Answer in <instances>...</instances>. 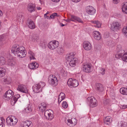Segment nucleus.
Listing matches in <instances>:
<instances>
[{"label":"nucleus","mask_w":127,"mask_h":127,"mask_svg":"<svg viewBox=\"0 0 127 127\" xmlns=\"http://www.w3.org/2000/svg\"><path fill=\"white\" fill-rule=\"evenodd\" d=\"M65 122L67 124V125L69 126L70 127L72 126L73 123L71 119H68L67 121H65Z\"/></svg>","instance_id":"nucleus-36"},{"label":"nucleus","mask_w":127,"mask_h":127,"mask_svg":"<svg viewBox=\"0 0 127 127\" xmlns=\"http://www.w3.org/2000/svg\"><path fill=\"white\" fill-rule=\"evenodd\" d=\"M17 19L18 20L22 23L24 21V17L22 13H19L17 14Z\"/></svg>","instance_id":"nucleus-17"},{"label":"nucleus","mask_w":127,"mask_h":127,"mask_svg":"<svg viewBox=\"0 0 127 127\" xmlns=\"http://www.w3.org/2000/svg\"><path fill=\"white\" fill-rule=\"evenodd\" d=\"M92 22L95 24L94 26L96 28H99L101 27V24L100 22L98 21H92Z\"/></svg>","instance_id":"nucleus-29"},{"label":"nucleus","mask_w":127,"mask_h":127,"mask_svg":"<svg viewBox=\"0 0 127 127\" xmlns=\"http://www.w3.org/2000/svg\"><path fill=\"white\" fill-rule=\"evenodd\" d=\"M22 127H32V124L31 121H26L23 123Z\"/></svg>","instance_id":"nucleus-18"},{"label":"nucleus","mask_w":127,"mask_h":127,"mask_svg":"<svg viewBox=\"0 0 127 127\" xmlns=\"http://www.w3.org/2000/svg\"><path fill=\"white\" fill-rule=\"evenodd\" d=\"M122 31L123 33L126 34L127 33V26L126 27H125L123 29Z\"/></svg>","instance_id":"nucleus-48"},{"label":"nucleus","mask_w":127,"mask_h":127,"mask_svg":"<svg viewBox=\"0 0 127 127\" xmlns=\"http://www.w3.org/2000/svg\"><path fill=\"white\" fill-rule=\"evenodd\" d=\"M87 100L89 102L90 107H93L97 105V100L94 97H89L87 98Z\"/></svg>","instance_id":"nucleus-6"},{"label":"nucleus","mask_w":127,"mask_h":127,"mask_svg":"<svg viewBox=\"0 0 127 127\" xmlns=\"http://www.w3.org/2000/svg\"><path fill=\"white\" fill-rule=\"evenodd\" d=\"M110 102V100L109 99H105L103 101V103L104 105H106L108 104Z\"/></svg>","instance_id":"nucleus-43"},{"label":"nucleus","mask_w":127,"mask_h":127,"mask_svg":"<svg viewBox=\"0 0 127 127\" xmlns=\"http://www.w3.org/2000/svg\"><path fill=\"white\" fill-rule=\"evenodd\" d=\"M121 93L124 95H127V89L123 88H121L120 89Z\"/></svg>","instance_id":"nucleus-33"},{"label":"nucleus","mask_w":127,"mask_h":127,"mask_svg":"<svg viewBox=\"0 0 127 127\" xmlns=\"http://www.w3.org/2000/svg\"><path fill=\"white\" fill-rule=\"evenodd\" d=\"M27 23L29 27L31 29H34L35 27L34 22L31 20L28 19L27 21Z\"/></svg>","instance_id":"nucleus-14"},{"label":"nucleus","mask_w":127,"mask_h":127,"mask_svg":"<svg viewBox=\"0 0 127 127\" xmlns=\"http://www.w3.org/2000/svg\"><path fill=\"white\" fill-rule=\"evenodd\" d=\"M4 43V42H3L1 41H0V46L3 45Z\"/></svg>","instance_id":"nucleus-56"},{"label":"nucleus","mask_w":127,"mask_h":127,"mask_svg":"<svg viewBox=\"0 0 127 127\" xmlns=\"http://www.w3.org/2000/svg\"><path fill=\"white\" fill-rule=\"evenodd\" d=\"M105 70L104 69L101 68H100V73L102 75H104L105 73Z\"/></svg>","instance_id":"nucleus-50"},{"label":"nucleus","mask_w":127,"mask_h":127,"mask_svg":"<svg viewBox=\"0 0 127 127\" xmlns=\"http://www.w3.org/2000/svg\"><path fill=\"white\" fill-rule=\"evenodd\" d=\"M31 39L33 41H37L38 39V37L37 36H36L35 35H34Z\"/></svg>","instance_id":"nucleus-40"},{"label":"nucleus","mask_w":127,"mask_h":127,"mask_svg":"<svg viewBox=\"0 0 127 127\" xmlns=\"http://www.w3.org/2000/svg\"><path fill=\"white\" fill-rule=\"evenodd\" d=\"M6 62L5 58L2 57H0V65H4Z\"/></svg>","instance_id":"nucleus-34"},{"label":"nucleus","mask_w":127,"mask_h":127,"mask_svg":"<svg viewBox=\"0 0 127 127\" xmlns=\"http://www.w3.org/2000/svg\"><path fill=\"white\" fill-rule=\"evenodd\" d=\"M86 12L89 15H93L95 13V10L91 6H87L86 8Z\"/></svg>","instance_id":"nucleus-11"},{"label":"nucleus","mask_w":127,"mask_h":127,"mask_svg":"<svg viewBox=\"0 0 127 127\" xmlns=\"http://www.w3.org/2000/svg\"><path fill=\"white\" fill-rule=\"evenodd\" d=\"M19 98L18 97L17 98L16 96L14 97L13 98V100L12 101V102H13L15 104L17 101L18 99Z\"/></svg>","instance_id":"nucleus-49"},{"label":"nucleus","mask_w":127,"mask_h":127,"mask_svg":"<svg viewBox=\"0 0 127 127\" xmlns=\"http://www.w3.org/2000/svg\"><path fill=\"white\" fill-rule=\"evenodd\" d=\"M67 83L69 86L71 87H76L78 85V82L77 80H73L72 78L69 79Z\"/></svg>","instance_id":"nucleus-9"},{"label":"nucleus","mask_w":127,"mask_h":127,"mask_svg":"<svg viewBox=\"0 0 127 127\" xmlns=\"http://www.w3.org/2000/svg\"><path fill=\"white\" fill-rule=\"evenodd\" d=\"M93 36L95 39L97 40H100L101 38L100 34L98 31L94 32Z\"/></svg>","instance_id":"nucleus-16"},{"label":"nucleus","mask_w":127,"mask_h":127,"mask_svg":"<svg viewBox=\"0 0 127 127\" xmlns=\"http://www.w3.org/2000/svg\"><path fill=\"white\" fill-rule=\"evenodd\" d=\"M96 89L98 92H102L103 90V85L101 84H98L96 85Z\"/></svg>","instance_id":"nucleus-25"},{"label":"nucleus","mask_w":127,"mask_h":127,"mask_svg":"<svg viewBox=\"0 0 127 127\" xmlns=\"http://www.w3.org/2000/svg\"><path fill=\"white\" fill-rule=\"evenodd\" d=\"M71 19H73L74 20H76L79 22L81 23H83V21L81 19L73 15H72L71 16Z\"/></svg>","instance_id":"nucleus-27"},{"label":"nucleus","mask_w":127,"mask_h":127,"mask_svg":"<svg viewBox=\"0 0 127 127\" xmlns=\"http://www.w3.org/2000/svg\"><path fill=\"white\" fill-rule=\"evenodd\" d=\"M114 3L117 4L119 2V0H113Z\"/></svg>","instance_id":"nucleus-54"},{"label":"nucleus","mask_w":127,"mask_h":127,"mask_svg":"<svg viewBox=\"0 0 127 127\" xmlns=\"http://www.w3.org/2000/svg\"><path fill=\"white\" fill-rule=\"evenodd\" d=\"M17 90L22 92L25 93H28V90L26 86L23 85H19Z\"/></svg>","instance_id":"nucleus-12"},{"label":"nucleus","mask_w":127,"mask_h":127,"mask_svg":"<svg viewBox=\"0 0 127 127\" xmlns=\"http://www.w3.org/2000/svg\"><path fill=\"white\" fill-rule=\"evenodd\" d=\"M57 13H53L50 16V18L51 19H54L55 18V16H58L57 15Z\"/></svg>","instance_id":"nucleus-47"},{"label":"nucleus","mask_w":127,"mask_h":127,"mask_svg":"<svg viewBox=\"0 0 127 127\" xmlns=\"http://www.w3.org/2000/svg\"><path fill=\"white\" fill-rule=\"evenodd\" d=\"M35 6L34 4H31L28 5V9L30 12H32L35 11Z\"/></svg>","instance_id":"nucleus-20"},{"label":"nucleus","mask_w":127,"mask_h":127,"mask_svg":"<svg viewBox=\"0 0 127 127\" xmlns=\"http://www.w3.org/2000/svg\"><path fill=\"white\" fill-rule=\"evenodd\" d=\"M61 74L62 76L64 77L66 76L67 75L66 72L63 70L61 71Z\"/></svg>","instance_id":"nucleus-45"},{"label":"nucleus","mask_w":127,"mask_h":127,"mask_svg":"<svg viewBox=\"0 0 127 127\" xmlns=\"http://www.w3.org/2000/svg\"><path fill=\"white\" fill-rule=\"evenodd\" d=\"M36 8L38 10H40L41 9V8L40 7H38Z\"/></svg>","instance_id":"nucleus-61"},{"label":"nucleus","mask_w":127,"mask_h":127,"mask_svg":"<svg viewBox=\"0 0 127 127\" xmlns=\"http://www.w3.org/2000/svg\"><path fill=\"white\" fill-rule=\"evenodd\" d=\"M64 21H66L67 22H70V21H74V20L73 19H71V18H70V19H64Z\"/></svg>","instance_id":"nucleus-53"},{"label":"nucleus","mask_w":127,"mask_h":127,"mask_svg":"<svg viewBox=\"0 0 127 127\" xmlns=\"http://www.w3.org/2000/svg\"><path fill=\"white\" fill-rule=\"evenodd\" d=\"M74 55L75 54L73 53H70L67 55L66 57V60L68 61H70V60H73V58H76L74 57Z\"/></svg>","instance_id":"nucleus-23"},{"label":"nucleus","mask_w":127,"mask_h":127,"mask_svg":"<svg viewBox=\"0 0 127 127\" xmlns=\"http://www.w3.org/2000/svg\"><path fill=\"white\" fill-rule=\"evenodd\" d=\"M127 108V105H124L122 106V108L123 109H125Z\"/></svg>","instance_id":"nucleus-55"},{"label":"nucleus","mask_w":127,"mask_h":127,"mask_svg":"<svg viewBox=\"0 0 127 127\" xmlns=\"http://www.w3.org/2000/svg\"><path fill=\"white\" fill-rule=\"evenodd\" d=\"M121 25L118 22H114L110 24L109 27L111 30L116 31L119 30L120 28Z\"/></svg>","instance_id":"nucleus-4"},{"label":"nucleus","mask_w":127,"mask_h":127,"mask_svg":"<svg viewBox=\"0 0 127 127\" xmlns=\"http://www.w3.org/2000/svg\"><path fill=\"white\" fill-rule=\"evenodd\" d=\"M125 123L124 122L121 121L118 123L119 127H126V125Z\"/></svg>","instance_id":"nucleus-39"},{"label":"nucleus","mask_w":127,"mask_h":127,"mask_svg":"<svg viewBox=\"0 0 127 127\" xmlns=\"http://www.w3.org/2000/svg\"><path fill=\"white\" fill-rule=\"evenodd\" d=\"M63 50L62 48H60L59 49H58L57 50L58 53L60 54H62L63 52Z\"/></svg>","instance_id":"nucleus-46"},{"label":"nucleus","mask_w":127,"mask_h":127,"mask_svg":"<svg viewBox=\"0 0 127 127\" xmlns=\"http://www.w3.org/2000/svg\"><path fill=\"white\" fill-rule=\"evenodd\" d=\"M38 67V64L36 62L32 63L29 64V67L30 69H34L37 68Z\"/></svg>","instance_id":"nucleus-19"},{"label":"nucleus","mask_w":127,"mask_h":127,"mask_svg":"<svg viewBox=\"0 0 127 127\" xmlns=\"http://www.w3.org/2000/svg\"><path fill=\"white\" fill-rule=\"evenodd\" d=\"M47 105L46 104L44 103L43 102L41 104L39 105V109L41 110V112H43L46 109Z\"/></svg>","instance_id":"nucleus-22"},{"label":"nucleus","mask_w":127,"mask_h":127,"mask_svg":"<svg viewBox=\"0 0 127 127\" xmlns=\"http://www.w3.org/2000/svg\"><path fill=\"white\" fill-rule=\"evenodd\" d=\"M6 122L8 125L10 126V124H11L12 121H13V118H12V117L11 118H7L6 120Z\"/></svg>","instance_id":"nucleus-38"},{"label":"nucleus","mask_w":127,"mask_h":127,"mask_svg":"<svg viewBox=\"0 0 127 127\" xmlns=\"http://www.w3.org/2000/svg\"><path fill=\"white\" fill-rule=\"evenodd\" d=\"M62 107L64 108H67L68 106V104L66 101H64L62 103Z\"/></svg>","instance_id":"nucleus-42"},{"label":"nucleus","mask_w":127,"mask_h":127,"mask_svg":"<svg viewBox=\"0 0 127 127\" xmlns=\"http://www.w3.org/2000/svg\"><path fill=\"white\" fill-rule=\"evenodd\" d=\"M65 98V95L64 94L61 93L59 95L58 99L59 103H60Z\"/></svg>","instance_id":"nucleus-24"},{"label":"nucleus","mask_w":127,"mask_h":127,"mask_svg":"<svg viewBox=\"0 0 127 127\" xmlns=\"http://www.w3.org/2000/svg\"><path fill=\"white\" fill-rule=\"evenodd\" d=\"M112 121V118L110 116H107L105 117L104 119V123L106 125H109Z\"/></svg>","instance_id":"nucleus-15"},{"label":"nucleus","mask_w":127,"mask_h":127,"mask_svg":"<svg viewBox=\"0 0 127 127\" xmlns=\"http://www.w3.org/2000/svg\"><path fill=\"white\" fill-rule=\"evenodd\" d=\"M60 0H51L55 2H58L60 1Z\"/></svg>","instance_id":"nucleus-58"},{"label":"nucleus","mask_w":127,"mask_h":127,"mask_svg":"<svg viewBox=\"0 0 127 127\" xmlns=\"http://www.w3.org/2000/svg\"><path fill=\"white\" fill-rule=\"evenodd\" d=\"M76 61H77L76 58H73V60L70 61V65L73 67H74L75 65V63Z\"/></svg>","instance_id":"nucleus-30"},{"label":"nucleus","mask_w":127,"mask_h":127,"mask_svg":"<svg viewBox=\"0 0 127 127\" xmlns=\"http://www.w3.org/2000/svg\"><path fill=\"white\" fill-rule=\"evenodd\" d=\"M5 70L4 68L0 67V77H2L5 75Z\"/></svg>","instance_id":"nucleus-28"},{"label":"nucleus","mask_w":127,"mask_h":127,"mask_svg":"<svg viewBox=\"0 0 127 127\" xmlns=\"http://www.w3.org/2000/svg\"><path fill=\"white\" fill-rule=\"evenodd\" d=\"M50 114L49 115V118H48L47 119L48 120H52L53 119L54 117V115L52 114V116H51H51L50 115Z\"/></svg>","instance_id":"nucleus-51"},{"label":"nucleus","mask_w":127,"mask_h":127,"mask_svg":"<svg viewBox=\"0 0 127 127\" xmlns=\"http://www.w3.org/2000/svg\"><path fill=\"white\" fill-rule=\"evenodd\" d=\"M116 57L119 58L122 57L123 60L127 61V51L126 52L124 50H121L118 51L117 54L116 55Z\"/></svg>","instance_id":"nucleus-2"},{"label":"nucleus","mask_w":127,"mask_h":127,"mask_svg":"<svg viewBox=\"0 0 127 127\" xmlns=\"http://www.w3.org/2000/svg\"><path fill=\"white\" fill-rule=\"evenodd\" d=\"M49 11H47V13L45 14H46V15H47V14H48L49 13Z\"/></svg>","instance_id":"nucleus-62"},{"label":"nucleus","mask_w":127,"mask_h":127,"mask_svg":"<svg viewBox=\"0 0 127 127\" xmlns=\"http://www.w3.org/2000/svg\"><path fill=\"white\" fill-rule=\"evenodd\" d=\"M5 124V120L3 118H0V127H3Z\"/></svg>","instance_id":"nucleus-35"},{"label":"nucleus","mask_w":127,"mask_h":127,"mask_svg":"<svg viewBox=\"0 0 127 127\" xmlns=\"http://www.w3.org/2000/svg\"><path fill=\"white\" fill-rule=\"evenodd\" d=\"M1 22L0 21V27L1 26Z\"/></svg>","instance_id":"nucleus-64"},{"label":"nucleus","mask_w":127,"mask_h":127,"mask_svg":"<svg viewBox=\"0 0 127 127\" xmlns=\"http://www.w3.org/2000/svg\"><path fill=\"white\" fill-rule=\"evenodd\" d=\"M7 64L10 66H13L15 65V63L12 59H9L7 61Z\"/></svg>","instance_id":"nucleus-31"},{"label":"nucleus","mask_w":127,"mask_h":127,"mask_svg":"<svg viewBox=\"0 0 127 127\" xmlns=\"http://www.w3.org/2000/svg\"><path fill=\"white\" fill-rule=\"evenodd\" d=\"M32 108L29 106L27 107L25 109L26 112L27 113L30 112L32 111Z\"/></svg>","instance_id":"nucleus-44"},{"label":"nucleus","mask_w":127,"mask_h":127,"mask_svg":"<svg viewBox=\"0 0 127 127\" xmlns=\"http://www.w3.org/2000/svg\"><path fill=\"white\" fill-rule=\"evenodd\" d=\"M45 84L43 82H41L38 84H35L33 87V91L35 93H38L41 90V88L45 86Z\"/></svg>","instance_id":"nucleus-3"},{"label":"nucleus","mask_w":127,"mask_h":127,"mask_svg":"<svg viewBox=\"0 0 127 127\" xmlns=\"http://www.w3.org/2000/svg\"><path fill=\"white\" fill-rule=\"evenodd\" d=\"M59 44V43L58 41L54 40L50 42L48 44V46L50 49L54 50L58 47Z\"/></svg>","instance_id":"nucleus-8"},{"label":"nucleus","mask_w":127,"mask_h":127,"mask_svg":"<svg viewBox=\"0 0 127 127\" xmlns=\"http://www.w3.org/2000/svg\"><path fill=\"white\" fill-rule=\"evenodd\" d=\"M2 12H1L0 13V16H2Z\"/></svg>","instance_id":"nucleus-63"},{"label":"nucleus","mask_w":127,"mask_h":127,"mask_svg":"<svg viewBox=\"0 0 127 127\" xmlns=\"http://www.w3.org/2000/svg\"><path fill=\"white\" fill-rule=\"evenodd\" d=\"M60 25L61 26V27H63L65 25L63 24L62 23H60Z\"/></svg>","instance_id":"nucleus-60"},{"label":"nucleus","mask_w":127,"mask_h":127,"mask_svg":"<svg viewBox=\"0 0 127 127\" xmlns=\"http://www.w3.org/2000/svg\"><path fill=\"white\" fill-rule=\"evenodd\" d=\"M29 53L30 54V58L31 59H35L34 57V54L33 52L31 51H30L29 52Z\"/></svg>","instance_id":"nucleus-41"},{"label":"nucleus","mask_w":127,"mask_h":127,"mask_svg":"<svg viewBox=\"0 0 127 127\" xmlns=\"http://www.w3.org/2000/svg\"><path fill=\"white\" fill-rule=\"evenodd\" d=\"M53 113V111L51 109L46 110L44 113V116L46 117V119H47L48 118L50 117L48 116L50 114L52 116Z\"/></svg>","instance_id":"nucleus-21"},{"label":"nucleus","mask_w":127,"mask_h":127,"mask_svg":"<svg viewBox=\"0 0 127 127\" xmlns=\"http://www.w3.org/2000/svg\"><path fill=\"white\" fill-rule=\"evenodd\" d=\"M11 80L9 78H7L4 79L3 81L5 84H9L11 82Z\"/></svg>","instance_id":"nucleus-37"},{"label":"nucleus","mask_w":127,"mask_h":127,"mask_svg":"<svg viewBox=\"0 0 127 127\" xmlns=\"http://www.w3.org/2000/svg\"><path fill=\"white\" fill-rule=\"evenodd\" d=\"M12 118H13V121H12L10 124L11 126H13L15 125L18 122L17 119L15 118L14 116L12 117Z\"/></svg>","instance_id":"nucleus-32"},{"label":"nucleus","mask_w":127,"mask_h":127,"mask_svg":"<svg viewBox=\"0 0 127 127\" xmlns=\"http://www.w3.org/2000/svg\"><path fill=\"white\" fill-rule=\"evenodd\" d=\"M83 45L84 48L86 50H89L92 48L91 44L88 41H85Z\"/></svg>","instance_id":"nucleus-13"},{"label":"nucleus","mask_w":127,"mask_h":127,"mask_svg":"<svg viewBox=\"0 0 127 127\" xmlns=\"http://www.w3.org/2000/svg\"><path fill=\"white\" fill-rule=\"evenodd\" d=\"M44 17L48 19L49 18V16H47V15L46 14H45L44 15Z\"/></svg>","instance_id":"nucleus-59"},{"label":"nucleus","mask_w":127,"mask_h":127,"mask_svg":"<svg viewBox=\"0 0 127 127\" xmlns=\"http://www.w3.org/2000/svg\"><path fill=\"white\" fill-rule=\"evenodd\" d=\"M14 95V93L11 90H9L7 91L4 95V98L8 100L12 98Z\"/></svg>","instance_id":"nucleus-10"},{"label":"nucleus","mask_w":127,"mask_h":127,"mask_svg":"<svg viewBox=\"0 0 127 127\" xmlns=\"http://www.w3.org/2000/svg\"><path fill=\"white\" fill-rule=\"evenodd\" d=\"M122 9L124 13L127 14V2H125L123 3Z\"/></svg>","instance_id":"nucleus-26"},{"label":"nucleus","mask_w":127,"mask_h":127,"mask_svg":"<svg viewBox=\"0 0 127 127\" xmlns=\"http://www.w3.org/2000/svg\"><path fill=\"white\" fill-rule=\"evenodd\" d=\"M48 82L49 84L53 86H55L58 84V81L55 75L50 76L49 78Z\"/></svg>","instance_id":"nucleus-5"},{"label":"nucleus","mask_w":127,"mask_h":127,"mask_svg":"<svg viewBox=\"0 0 127 127\" xmlns=\"http://www.w3.org/2000/svg\"><path fill=\"white\" fill-rule=\"evenodd\" d=\"M12 52L17 55L19 58H23L25 57L26 54V51L23 46H19V45H15L12 47L11 49Z\"/></svg>","instance_id":"nucleus-1"},{"label":"nucleus","mask_w":127,"mask_h":127,"mask_svg":"<svg viewBox=\"0 0 127 127\" xmlns=\"http://www.w3.org/2000/svg\"><path fill=\"white\" fill-rule=\"evenodd\" d=\"M92 65L91 64L88 62L84 63L83 67L84 71L87 73L91 72Z\"/></svg>","instance_id":"nucleus-7"},{"label":"nucleus","mask_w":127,"mask_h":127,"mask_svg":"<svg viewBox=\"0 0 127 127\" xmlns=\"http://www.w3.org/2000/svg\"><path fill=\"white\" fill-rule=\"evenodd\" d=\"M4 36L2 35L0 36V41H1L3 42H4Z\"/></svg>","instance_id":"nucleus-52"},{"label":"nucleus","mask_w":127,"mask_h":127,"mask_svg":"<svg viewBox=\"0 0 127 127\" xmlns=\"http://www.w3.org/2000/svg\"><path fill=\"white\" fill-rule=\"evenodd\" d=\"M81 0H72L73 2H77Z\"/></svg>","instance_id":"nucleus-57"}]
</instances>
